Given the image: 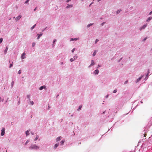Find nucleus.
Returning a JSON list of instances; mask_svg holds the SVG:
<instances>
[{"label": "nucleus", "mask_w": 152, "mask_h": 152, "mask_svg": "<svg viewBox=\"0 0 152 152\" xmlns=\"http://www.w3.org/2000/svg\"><path fill=\"white\" fill-rule=\"evenodd\" d=\"M39 147L36 144H32L29 147L30 149H34L37 150L39 149Z\"/></svg>", "instance_id": "1"}, {"label": "nucleus", "mask_w": 152, "mask_h": 152, "mask_svg": "<svg viewBox=\"0 0 152 152\" xmlns=\"http://www.w3.org/2000/svg\"><path fill=\"white\" fill-rule=\"evenodd\" d=\"M1 135L3 136L4 134L5 133V129L4 128H3L1 130Z\"/></svg>", "instance_id": "2"}, {"label": "nucleus", "mask_w": 152, "mask_h": 152, "mask_svg": "<svg viewBox=\"0 0 152 152\" xmlns=\"http://www.w3.org/2000/svg\"><path fill=\"white\" fill-rule=\"evenodd\" d=\"M26 53H23L22 55L21 56V58L22 59H24L25 58Z\"/></svg>", "instance_id": "3"}, {"label": "nucleus", "mask_w": 152, "mask_h": 152, "mask_svg": "<svg viewBox=\"0 0 152 152\" xmlns=\"http://www.w3.org/2000/svg\"><path fill=\"white\" fill-rule=\"evenodd\" d=\"M21 17V16L20 15H19L15 18V20L16 21H18L19 20Z\"/></svg>", "instance_id": "4"}, {"label": "nucleus", "mask_w": 152, "mask_h": 152, "mask_svg": "<svg viewBox=\"0 0 152 152\" xmlns=\"http://www.w3.org/2000/svg\"><path fill=\"white\" fill-rule=\"evenodd\" d=\"M143 77V75L141 76V77L138 78L136 80V82L137 83L141 80V78Z\"/></svg>", "instance_id": "5"}, {"label": "nucleus", "mask_w": 152, "mask_h": 152, "mask_svg": "<svg viewBox=\"0 0 152 152\" xmlns=\"http://www.w3.org/2000/svg\"><path fill=\"white\" fill-rule=\"evenodd\" d=\"M147 26V24L145 25H143L142 27H141L140 28V30H141L142 29H144L146 26Z\"/></svg>", "instance_id": "6"}, {"label": "nucleus", "mask_w": 152, "mask_h": 152, "mask_svg": "<svg viewBox=\"0 0 152 152\" xmlns=\"http://www.w3.org/2000/svg\"><path fill=\"white\" fill-rule=\"evenodd\" d=\"M61 139V136H60L57 137L56 139V141H59Z\"/></svg>", "instance_id": "7"}, {"label": "nucleus", "mask_w": 152, "mask_h": 152, "mask_svg": "<svg viewBox=\"0 0 152 152\" xmlns=\"http://www.w3.org/2000/svg\"><path fill=\"white\" fill-rule=\"evenodd\" d=\"M8 48L7 47V46L6 47V48L5 49V50H4V54H6V53H7V52L8 50Z\"/></svg>", "instance_id": "8"}, {"label": "nucleus", "mask_w": 152, "mask_h": 152, "mask_svg": "<svg viewBox=\"0 0 152 152\" xmlns=\"http://www.w3.org/2000/svg\"><path fill=\"white\" fill-rule=\"evenodd\" d=\"M97 52V50H95L94 52V53L93 54V56H94L96 55V53Z\"/></svg>", "instance_id": "9"}, {"label": "nucleus", "mask_w": 152, "mask_h": 152, "mask_svg": "<svg viewBox=\"0 0 152 152\" xmlns=\"http://www.w3.org/2000/svg\"><path fill=\"white\" fill-rule=\"evenodd\" d=\"M94 61L93 60H92L91 64L89 66H93V65H94Z\"/></svg>", "instance_id": "10"}, {"label": "nucleus", "mask_w": 152, "mask_h": 152, "mask_svg": "<svg viewBox=\"0 0 152 152\" xmlns=\"http://www.w3.org/2000/svg\"><path fill=\"white\" fill-rule=\"evenodd\" d=\"M72 6H73V5H72L68 4L67 6L66 7V8H68L69 7H72Z\"/></svg>", "instance_id": "11"}, {"label": "nucleus", "mask_w": 152, "mask_h": 152, "mask_svg": "<svg viewBox=\"0 0 152 152\" xmlns=\"http://www.w3.org/2000/svg\"><path fill=\"white\" fill-rule=\"evenodd\" d=\"M45 88V86H41L39 88V90H42L43 88Z\"/></svg>", "instance_id": "12"}, {"label": "nucleus", "mask_w": 152, "mask_h": 152, "mask_svg": "<svg viewBox=\"0 0 152 152\" xmlns=\"http://www.w3.org/2000/svg\"><path fill=\"white\" fill-rule=\"evenodd\" d=\"M77 38H74V39H73V38H71L70 39V41H73V40H77Z\"/></svg>", "instance_id": "13"}, {"label": "nucleus", "mask_w": 152, "mask_h": 152, "mask_svg": "<svg viewBox=\"0 0 152 152\" xmlns=\"http://www.w3.org/2000/svg\"><path fill=\"white\" fill-rule=\"evenodd\" d=\"M29 131L28 130L26 132V136H27L29 134Z\"/></svg>", "instance_id": "14"}, {"label": "nucleus", "mask_w": 152, "mask_h": 152, "mask_svg": "<svg viewBox=\"0 0 152 152\" xmlns=\"http://www.w3.org/2000/svg\"><path fill=\"white\" fill-rule=\"evenodd\" d=\"M99 72V71L98 69H96L95 71V74H98Z\"/></svg>", "instance_id": "15"}, {"label": "nucleus", "mask_w": 152, "mask_h": 152, "mask_svg": "<svg viewBox=\"0 0 152 152\" xmlns=\"http://www.w3.org/2000/svg\"><path fill=\"white\" fill-rule=\"evenodd\" d=\"M59 144L58 143L56 144L55 145L54 148L55 149H56V148L58 146Z\"/></svg>", "instance_id": "16"}, {"label": "nucleus", "mask_w": 152, "mask_h": 152, "mask_svg": "<svg viewBox=\"0 0 152 152\" xmlns=\"http://www.w3.org/2000/svg\"><path fill=\"white\" fill-rule=\"evenodd\" d=\"M37 35H38V37L37 38V39H39L40 38V37L42 35V34H38Z\"/></svg>", "instance_id": "17"}, {"label": "nucleus", "mask_w": 152, "mask_h": 152, "mask_svg": "<svg viewBox=\"0 0 152 152\" xmlns=\"http://www.w3.org/2000/svg\"><path fill=\"white\" fill-rule=\"evenodd\" d=\"M152 18V17H150L148 18L147 20V21H149L151 20Z\"/></svg>", "instance_id": "18"}, {"label": "nucleus", "mask_w": 152, "mask_h": 152, "mask_svg": "<svg viewBox=\"0 0 152 152\" xmlns=\"http://www.w3.org/2000/svg\"><path fill=\"white\" fill-rule=\"evenodd\" d=\"M64 142L65 141L64 140H62L60 142L61 145H63L64 144Z\"/></svg>", "instance_id": "19"}, {"label": "nucleus", "mask_w": 152, "mask_h": 152, "mask_svg": "<svg viewBox=\"0 0 152 152\" xmlns=\"http://www.w3.org/2000/svg\"><path fill=\"white\" fill-rule=\"evenodd\" d=\"M82 107V105H80V106H79V107L78 109H77V110H78V111L80 110L81 109V108Z\"/></svg>", "instance_id": "20"}, {"label": "nucleus", "mask_w": 152, "mask_h": 152, "mask_svg": "<svg viewBox=\"0 0 152 152\" xmlns=\"http://www.w3.org/2000/svg\"><path fill=\"white\" fill-rule=\"evenodd\" d=\"M38 138H39V137L38 136H37L34 139V141H36L38 139Z\"/></svg>", "instance_id": "21"}, {"label": "nucleus", "mask_w": 152, "mask_h": 152, "mask_svg": "<svg viewBox=\"0 0 152 152\" xmlns=\"http://www.w3.org/2000/svg\"><path fill=\"white\" fill-rule=\"evenodd\" d=\"M14 81H12L11 83V86H12V88L13 87V85H14Z\"/></svg>", "instance_id": "22"}, {"label": "nucleus", "mask_w": 152, "mask_h": 152, "mask_svg": "<svg viewBox=\"0 0 152 152\" xmlns=\"http://www.w3.org/2000/svg\"><path fill=\"white\" fill-rule=\"evenodd\" d=\"M36 24H35L33 26H32L31 28V30H32L33 29H34V28L36 26Z\"/></svg>", "instance_id": "23"}, {"label": "nucleus", "mask_w": 152, "mask_h": 152, "mask_svg": "<svg viewBox=\"0 0 152 152\" xmlns=\"http://www.w3.org/2000/svg\"><path fill=\"white\" fill-rule=\"evenodd\" d=\"M3 38H0V44L1 43L2 41H3Z\"/></svg>", "instance_id": "24"}, {"label": "nucleus", "mask_w": 152, "mask_h": 152, "mask_svg": "<svg viewBox=\"0 0 152 152\" xmlns=\"http://www.w3.org/2000/svg\"><path fill=\"white\" fill-rule=\"evenodd\" d=\"M13 63L12 62V63L10 64V68H11V67H12V66H13Z\"/></svg>", "instance_id": "25"}, {"label": "nucleus", "mask_w": 152, "mask_h": 152, "mask_svg": "<svg viewBox=\"0 0 152 152\" xmlns=\"http://www.w3.org/2000/svg\"><path fill=\"white\" fill-rule=\"evenodd\" d=\"M93 24H92V23H91V24H90L88 25L87 26V27H90V26L92 25Z\"/></svg>", "instance_id": "26"}, {"label": "nucleus", "mask_w": 152, "mask_h": 152, "mask_svg": "<svg viewBox=\"0 0 152 152\" xmlns=\"http://www.w3.org/2000/svg\"><path fill=\"white\" fill-rule=\"evenodd\" d=\"M121 11V10H118L117 11V14H118V13L120 12Z\"/></svg>", "instance_id": "27"}, {"label": "nucleus", "mask_w": 152, "mask_h": 152, "mask_svg": "<svg viewBox=\"0 0 152 152\" xmlns=\"http://www.w3.org/2000/svg\"><path fill=\"white\" fill-rule=\"evenodd\" d=\"M74 60V59H73V58H71L70 59V61L71 62H72Z\"/></svg>", "instance_id": "28"}, {"label": "nucleus", "mask_w": 152, "mask_h": 152, "mask_svg": "<svg viewBox=\"0 0 152 152\" xmlns=\"http://www.w3.org/2000/svg\"><path fill=\"white\" fill-rule=\"evenodd\" d=\"M30 104L32 105H33L34 104V102L33 101H30Z\"/></svg>", "instance_id": "29"}, {"label": "nucleus", "mask_w": 152, "mask_h": 152, "mask_svg": "<svg viewBox=\"0 0 152 152\" xmlns=\"http://www.w3.org/2000/svg\"><path fill=\"white\" fill-rule=\"evenodd\" d=\"M29 142V140H27L25 143V145H26L28 142Z\"/></svg>", "instance_id": "30"}, {"label": "nucleus", "mask_w": 152, "mask_h": 152, "mask_svg": "<svg viewBox=\"0 0 152 152\" xmlns=\"http://www.w3.org/2000/svg\"><path fill=\"white\" fill-rule=\"evenodd\" d=\"M35 45V42H33L32 43V46L34 47Z\"/></svg>", "instance_id": "31"}, {"label": "nucleus", "mask_w": 152, "mask_h": 152, "mask_svg": "<svg viewBox=\"0 0 152 152\" xmlns=\"http://www.w3.org/2000/svg\"><path fill=\"white\" fill-rule=\"evenodd\" d=\"M117 91V90L116 89H115V90L113 91V93H115Z\"/></svg>", "instance_id": "32"}, {"label": "nucleus", "mask_w": 152, "mask_h": 152, "mask_svg": "<svg viewBox=\"0 0 152 152\" xmlns=\"http://www.w3.org/2000/svg\"><path fill=\"white\" fill-rule=\"evenodd\" d=\"M21 70H19V71L18 72V73L19 74H21Z\"/></svg>", "instance_id": "33"}, {"label": "nucleus", "mask_w": 152, "mask_h": 152, "mask_svg": "<svg viewBox=\"0 0 152 152\" xmlns=\"http://www.w3.org/2000/svg\"><path fill=\"white\" fill-rule=\"evenodd\" d=\"M75 50V48H73L72 50V53H73L74 51Z\"/></svg>", "instance_id": "34"}, {"label": "nucleus", "mask_w": 152, "mask_h": 152, "mask_svg": "<svg viewBox=\"0 0 152 152\" xmlns=\"http://www.w3.org/2000/svg\"><path fill=\"white\" fill-rule=\"evenodd\" d=\"M98 41H99V40L98 39H96L95 41V43L96 44Z\"/></svg>", "instance_id": "35"}, {"label": "nucleus", "mask_w": 152, "mask_h": 152, "mask_svg": "<svg viewBox=\"0 0 152 152\" xmlns=\"http://www.w3.org/2000/svg\"><path fill=\"white\" fill-rule=\"evenodd\" d=\"M29 1V0H27L25 2V3L26 4Z\"/></svg>", "instance_id": "36"}, {"label": "nucleus", "mask_w": 152, "mask_h": 152, "mask_svg": "<svg viewBox=\"0 0 152 152\" xmlns=\"http://www.w3.org/2000/svg\"><path fill=\"white\" fill-rule=\"evenodd\" d=\"M77 58V56H74V60H75Z\"/></svg>", "instance_id": "37"}, {"label": "nucleus", "mask_w": 152, "mask_h": 152, "mask_svg": "<svg viewBox=\"0 0 152 152\" xmlns=\"http://www.w3.org/2000/svg\"><path fill=\"white\" fill-rule=\"evenodd\" d=\"M146 39H147L146 37L144 38L143 40V41H144V42L145 41V40Z\"/></svg>", "instance_id": "38"}, {"label": "nucleus", "mask_w": 152, "mask_h": 152, "mask_svg": "<svg viewBox=\"0 0 152 152\" xmlns=\"http://www.w3.org/2000/svg\"><path fill=\"white\" fill-rule=\"evenodd\" d=\"M27 97H28V98L29 99H30V95H28L27 96Z\"/></svg>", "instance_id": "39"}, {"label": "nucleus", "mask_w": 152, "mask_h": 152, "mask_svg": "<svg viewBox=\"0 0 152 152\" xmlns=\"http://www.w3.org/2000/svg\"><path fill=\"white\" fill-rule=\"evenodd\" d=\"M56 41V39H54V40H53V43H54V42H55Z\"/></svg>", "instance_id": "40"}, {"label": "nucleus", "mask_w": 152, "mask_h": 152, "mask_svg": "<svg viewBox=\"0 0 152 152\" xmlns=\"http://www.w3.org/2000/svg\"><path fill=\"white\" fill-rule=\"evenodd\" d=\"M149 71H148V73L146 75V77H147L148 76V74H149Z\"/></svg>", "instance_id": "41"}, {"label": "nucleus", "mask_w": 152, "mask_h": 152, "mask_svg": "<svg viewBox=\"0 0 152 152\" xmlns=\"http://www.w3.org/2000/svg\"><path fill=\"white\" fill-rule=\"evenodd\" d=\"M104 23H105V22H103V23H102L101 24V25H102V26H103V24H104Z\"/></svg>", "instance_id": "42"}, {"label": "nucleus", "mask_w": 152, "mask_h": 152, "mask_svg": "<svg viewBox=\"0 0 152 152\" xmlns=\"http://www.w3.org/2000/svg\"><path fill=\"white\" fill-rule=\"evenodd\" d=\"M37 7H36L34 9V11H35L36 9H37Z\"/></svg>", "instance_id": "43"}, {"label": "nucleus", "mask_w": 152, "mask_h": 152, "mask_svg": "<svg viewBox=\"0 0 152 152\" xmlns=\"http://www.w3.org/2000/svg\"><path fill=\"white\" fill-rule=\"evenodd\" d=\"M127 82H128V81H126L125 82V83H127Z\"/></svg>", "instance_id": "44"}, {"label": "nucleus", "mask_w": 152, "mask_h": 152, "mask_svg": "<svg viewBox=\"0 0 152 152\" xmlns=\"http://www.w3.org/2000/svg\"><path fill=\"white\" fill-rule=\"evenodd\" d=\"M152 13V11L149 14V15H151V13Z\"/></svg>", "instance_id": "45"}, {"label": "nucleus", "mask_w": 152, "mask_h": 152, "mask_svg": "<svg viewBox=\"0 0 152 152\" xmlns=\"http://www.w3.org/2000/svg\"><path fill=\"white\" fill-rule=\"evenodd\" d=\"M93 3V2H92L91 4H90L89 5V6H90Z\"/></svg>", "instance_id": "46"}, {"label": "nucleus", "mask_w": 152, "mask_h": 152, "mask_svg": "<svg viewBox=\"0 0 152 152\" xmlns=\"http://www.w3.org/2000/svg\"><path fill=\"white\" fill-rule=\"evenodd\" d=\"M146 134H144V137H145V136H146Z\"/></svg>", "instance_id": "47"}, {"label": "nucleus", "mask_w": 152, "mask_h": 152, "mask_svg": "<svg viewBox=\"0 0 152 152\" xmlns=\"http://www.w3.org/2000/svg\"><path fill=\"white\" fill-rule=\"evenodd\" d=\"M31 134H32V135H33L34 134V133H31Z\"/></svg>", "instance_id": "48"}, {"label": "nucleus", "mask_w": 152, "mask_h": 152, "mask_svg": "<svg viewBox=\"0 0 152 152\" xmlns=\"http://www.w3.org/2000/svg\"><path fill=\"white\" fill-rule=\"evenodd\" d=\"M100 66L99 64L98 65V67H100Z\"/></svg>", "instance_id": "49"}, {"label": "nucleus", "mask_w": 152, "mask_h": 152, "mask_svg": "<svg viewBox=\"0 0 152 152\" xmlns=\"http://www.w3.org/2000/svg\"><path fill=\"white\" fill-rule=\"evenodd\" d=\"M1 101V98L0 97V102Z\"/></svg>", "instance_id": "50"}, {"label": "nucleus", "mask_w": 152, "mask_h": 152, "mask_svg": "<svg viewBox=\"0 0 152 152\" xmlns=\"http://www.w3.org/2000/svg\"><path fill=\"white\" fill-rule=\"evenodd\" d=\"M108 96V95H107L106 96V98H107Z\"/></svg>", "instance_id": "51"}, {"label": "nucleus", "mask_w": 152, "mask_h": 152, "mask_svg": "<svg viewBox=\"0 0 152 152\" xmlns=\"http://www.w3.org/2000/svg\"><path fill=\"white\" fill-rule=\"evenodd\" d=\"M32 115H31V117L32 118Z\"/></svg>", "instance_id": "52"}, {"label": "nucleus", "mask_w": 152, "mask_h": 152, "mask_svg": "<svg viewBox=\"0 0 152 152\" xmlns=\"http://www.w3.org/2000/svg\"><path fill=\"white\" fill-rule=\"evenodd\" d=\"M141 103H142V101H141Z\"/></svg>", "instance_id": "53"}]
</instances>
